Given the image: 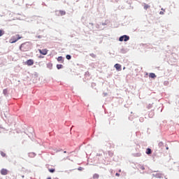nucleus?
Returning <instances> with one entry per match:
<instances>
[{"mask_svg":"<svg viewBox=\"0 0 179 179\" xmlns=\"http://www.w3.org/2000/svg\"><path fill=\"white\" fill-rule=\"evenodd\" d=\"M121 67L122 66L120 64H115V68L119 71H121Z\"/></svg>","mask_w":179,"mask_h":179,"instance_id":"nucleus-7","label":"nucleus"},{"mask_svg":"<svg viewBox=\"0 0 179 179\" xmlns=\"http://www.w3.org/2000/svg\"><path fill=\"white\" fill-rule=\"evenodd\" d=\"M129 40V36L127 35H124L120 37V41H128Z\"/></svg>","mask_w":179,"mask_h":179,"instance_id":"nucleus-3","label":"nucleus"},{"mask_svg":"<svg viewBox=\"0 0 179 179\" xmlns=\"http://www.w3.org/2000/svg\"><path fill=\"white\" fill-rule=\"evenodd\" d=\"M145 153L148 155H151L152 154V150L150 148H147Z\"/></svg>","mask_w":179,"mask_h":179,"instance_id":"nucleus-8","label":"nucleus"},{"mask_svg":"<svg viewBox=\"0 0 179 179\" xmlns=\"http://www.w3.org/2000/svg\"><path fill=\"white\" fill-rule=\"evenodd\" d=\"M59 14H60L61 15H66V12H65V11L60 10V11H59Z\"/></svg>","mask_w":179,"mask_h":179,"instance_id":"nucleus-17","label":"nucleus"},{"mask_svg":"<svg viewBox=\"0 0 179 179\" xmlns=\"http://www.w3.org/2000/svg\"><path fill=\"white\" fill-rule=\"evenodd\" d=\"M150 78L154 79L156 78V75L154 73H150Z\"/></svg>","mask_w":179,"mask_h":179,"instance_id":"nucleus-9","label":"nucleus"},{"mask_svg":"<svg viewBox=\"0 0 179 179\" xmlns=\"http://www.w3.org/2000/svg\"><path fill=\"white\" fill-rule=\"evenodd\" d=\"M152 108V103H148L147 106L148 109H151Z\"/></svg>","mask_w":179,"mask_h":179,"instance_id":"nucleus-14","label":"nucleus"},{"mask_svg":"<svg viewBox=\"0 0 179 179\" xmlns=\"http://www.w3.org/2000/svg\"><path fill=\"white\" fill-rule=\"evenodd\" d=\"M160 14H161V15H163V14H164V13H163V12H160Z\"/></svg>","mask_w":179,"mask_h":179,"instance_id":"nucleus-24","label":"nucleus"},{"mask_svg":"<svg viewBox=\"0 0 179 179\" xmlns=\"http://www.w3.org/2000/svg\"><path fill=\"white\" fill-rule=\"evenodd\" d=\"M66 59L70 60V59H71V55H67V56H66Z\"/></svg>","mask_w":179,"mask_h":179,"instance_id":"nucleus-21","label":"nucleus"},{"mask_svg":"<svg viewBox=\"0 0 179 179\" xmlns=\"http://www.w3.org/2000/svg\"><path fill=\"white\" fill-rule=\"evenodd\" d=\"M99 175L97 173H95L93 175V179H99Z\"/></svg>","mask_w":179,"mask_h":179,"instance_id":"nucleus-10","label":"nucleus"},{"mask_svg":"<svg viewBox=\"0 0 179 179\" xmlns=\"http://www.w3.org/2000/svg\"><path fill=\"white\" fill-rule=\"evenodd\" d=\"M34 64V60H32V59H29V60H27L25 62V65L29 66H33Z\"/></svg>","mask_w":179,"mask_h":179,"instance_id":"nucleus-4","label":"nucleus"},{"mask_svg":"<svg viewBox=\"0 0 179 179\" xmlns=\"http://www.w3.org/2000/svg\"><path fill=\"white\" fill-rule=\"evenodd\" d=\"M143 8H144L145 10H148V8H150V6H148V4H144V7Z\"/></svg>","mask_w":179,"mask_h":179,"instance_id":"nucleus-15","label":"nucleus"},{"mask_svg":"<svg viewBox=\"0 0 179 179\" xmlns=\"http://www.w3.org/2000/svg\"><path fill=\"white\" fill-rule=\"evenodd\" d=\"M20 38H22V36H20L19 34H16L15 36L11 37V38L9 40V43H14L18 41V40H20Z\"/></svg>","mask_w":179,"mask_h":179,"instance_id":"nucleus-2","label":"nucleus"},{"mask_svg":"<svg viewBox=\"0 0 179 179\" xmlns=\"http://www.w3.org/2000/svg\"><path fill=\"white\" fill-rule=\"evenodd\" d=\"M38 51L43 55H47V54L48 53V50L47 49L38 50Z\"/></svg>","mask_w":179,"mask_h":179,"instance_id":"nucleus-5","label":"nucleus"},{"mask_svg":"<svg viewBox=\"0 0 179 179\" xmlns=\"http://www.w3.org/2000/svg\"><path fill=\"white\" fill-rule=\"evenodd\" d=\"M48 171H49L50 173H55V169H48Z\"/></svg>","mask_w":179,"mask_h":179,"instance_id":"nucleus-20","label":"nucleus"},{"mask_svg":"<svg viewBox=\"0 0 179 179\" xmlns=\"http://www.w3.org/2000/svg\"><path fill=\"white\" fill-rule=\"evenodd\" d=\"M115 176H117V177H119V176H120V174H119V173H116Z\"/></svg>","mask_w":179,"mask_h":179,"instance_id":"nucleus-22","label":"nucleus"},{"mask_svg":"<svg viewBox=\"0 0 179 179\" xmlns=\"http://www.w3.org/2000/svg\"><path fill=\"white\" fill-rule=\"evenodd\" d=\"M31 48V45L29 43H24L20 45V50L22 52H27Z\"/></svg>","mask_w":179,"mask_h":179,"instance_id":"nucleus-1","label":"nucleus"},{"mask_svg":"<svg viewBox=\"0 0 179 179\" xmlns=\"http://www.w3.org/2000/svg\"><path fill=\"white\" fill-rule=\"evenodd\" d=\"M3 93H4V94L6 93V90H3Z\"/></svg>","mask_w":179,"mask_h":179,"instance_id":"nucleus-23","label":"nucleus"},{"mask_svg":"<svg viewBox=\"0 0 179 179\" xmlns=\"http://www.w3.org/2000/svg\"><path fill=\"white\" fill-rule=\"evenodd\" d=\"M1 156L2 157H6V154L5 153V152H1Z\"/></svg>","mask_w":179,"mask_h":179,"instance_id":"nucleus-16","label":"nucleus"},{"mask_svg":"<svg viewBox=\"0 0 179 179\" xmlns=\"http://www.w3.org/2000/svg\"><path fill=\"white\" fill-rule=\"evenodd\" d=\"M57 61H58V62H64L63 57H57Z\"/></svg>","mask_w":179,"mask_h":179,"instance_id":"nucleus-12","label":"nucleus"},{"mask_svg":"<svg viewBox=\"0 0 179 179\" xmlns=\"http://www.w3.org/2000/svg\"><path fill=\"white\" fill-rule=\"evenodd\" d=\"M159 146L160 148L164 147V143H162V141H160V142L159 143Z\"/></svg>","mask_w":179,"mask_h":179,"instance_id":"nucleus-19","label":"nucleus"},{"mask_svg":"<svg viewBox=\"0 0 179 179\" xmlns=\"http://www.w3.org/2000/svg\"><path fill=\"white\" fill-rule=\"evenodd\" d=\"M47 179H52V178H48Z\"/></svg>","mask_w":179,"mask_h":179,"instance_id":"nucleus-25","label":"nucleus"},{"mask_svg":"<svg viewBox=\"0 0 179 179\" xmlns=\"http://www.w3.org/2000/svg\"><path fill=\"white\" fill-rule=\"evenodd\" d=\"M139 169H141V170H145V166L143 165H139L138 166Z\"/></svg>","mask_w":179,"mask_h":179,"instance_id":"nucleus-18","label":"nucleus"},{"mask_svg":"<svg viewBox=\"0 0 179 179\" xmlns=\"http://www.w3.org/2000/svg\"><path fill=\"white\" fill-rule=\"evenodd\" d=\"M62 67H63L62 64H57V69H62Z\"/></svg>","mask_w":179,"mask_h":179,"instance_id":"nucleus-13","label":"nucleus"},{"mask_svg":"<svg viewBox=\"0 0 179 179\" xmlns=\"http://www.w3.org/2000/svg\"><path fill=\"white\" fill-rule=\"evenodd\" d=\"M3 35H5V31L0 29V37L3 36Z\"/></svg>","mask_w":179,"mask_h":179,"instance_id":"nucleus-11","label":"nucleus"},{"mask_svg":"<svg viewBox=\"0 0 179 179\" xmlns=\"http://www.w3.org/2000/svg\"><path fill=\"white\" fill-rule=\"evenodd\" d=\"M64 153H66V151H64Z\"/></svg>","mask_w":179,"mask_h":179,"instance_id":"nucleus-26","label":"nucleus"},{"mask_svg":"<svg viewBox=\"0 0 179 179\" xmlns=\"http://www.w3.org/2000/svg\"><path fill=\"white\" fill-rule=\"evenodd\" d=\"M121 171V170H120V172Z\"/></svg>","mask_w":179,"mask_h":179,"instance_id":"nucleus-27","label":"nucleus"},{"mask_svg":"<svg viewBox=\"0 0 179 179\" xmlns=\"http://www.w3.org/2000/svg\"><path fill=\"white\" fill-rule=\"evenodd\" d=\"M8 171L6 170V169H2L1 170V174L3 175V176H6V175H8Z\"/></svg>","mask_w":179,"mask_h":179,"instance_id":"nucleus-6","label":"nucleus"}]
</instances>
